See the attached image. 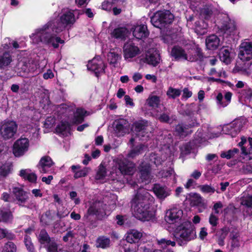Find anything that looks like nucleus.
<instances>
[{"instance_id":"22","label":"nucleus","mask_w":252,"mask_h":252,"mask_svg":"<svg viewBox=\"0 0 252 252\" xmlns=\"http://www.w3.org/2000/svg\"><path fill=\"white\" fill-rule=\"evenodd\" d=\"M197 20L194 23L195 32L199 35H203L207 32L208 23L207 21L209 17H196Z\"/></svg>"},{"instance_id":"60","label":"nucleus","mask_w":252,"mask_h":252,"mask_svg":"<svg viewBox=\"0 0 252 252\" xmlns=\"http://www.w3.org/2000/svg\"><path fill=\"white\" fill-rule=\"evenodd\" d=\"M68 128V125L66 122H61L59 124L56 128V131L61 134H63L64 132H65Z\"/></svg>"},{"instance_id":"52","label":"nucleus","mask_w":252,"mask_h":252,"mask_svg":"<svg viewBox=\"0 0 252 252\" xmlns=\"http://www.w3.org/2000/svg\"><path fill=\"white\" fill-rule=\"evenodd\" d=\"M158 176L162 178H167L173 176L174 179H175V173L173 168H170L168 169L161 170L158 173Z\"/></svg>"},{"instance_id":"4","label":"nucleus","mask_w":252,"mask_h":252,"mask_svg":"<svg viewBox=\"0 0 252 252\" xmlns=\"http://www.w3.org/2000/svg\"><path fill=\"white\" fill-rule=\"evenodd\" d=\"M107 205L103 202L96 201L91 204L87 213L85 215L84 219L88 221L91 220L90 216H95L99 220L105 219L107 216Z\"/></svg>"},{"instance_id":"37","label":"nucleus","mask_w":252,"mask_h":252,"mask_svg":"<svg viewBox=\"0 0 252 252\" xmlns=\"http://www.w3.org/2000/svg\"><path fill=\"white\" fill-rule=\"evenodd\" d=\"M13 216L9 210H1L0 212V222L4 223H11L12 222Z\"/></svg>"},{"instance_id":"59","label":"nucleus","mask_w":252,"mask_h":252,"mask_svg":"<svg viewBox=\"0 0 252 252\" xmlns=\"http://www.w3.org/2000/svg\"><path fill=\"white\" fill-rule=\"evenodd\" d=\"M200 190L205 193H214L216 190L214 188L212 187L211 185H200L199 187Z\"/></svg>"},{"instance_id":"49","label":"nucleus","mask_w":252,"mask_h":252,"mask_svg":"<svg viewBox=\"0 0 252 252\" xmlns=\"http://www.w3.org/2000/svg\"><path fill=\"white\" fill-rule=\"evenodd\" d=\"M38 239L39 242L42 244H48L51 241L49 235L45 229L41 230L38 237Z\"/></svg>"},{"instance_id":"15","label":"nucleus","mask_w":252,"mask_h":252,"mask_svg":"<svg viewBox=\"0 0 252 252\" xmlns=\"http://www.w3.org/2000/svg\"><path fill=\"white\" fill-rule=\"evenodd\" d=\"M239 59L243 61H249L252 58V42H243L239 47Z\"/></svg>"},{"instance_id":"23","label":"nucleus","mask_w":252,"mask_h":252,"mask_svg":"<svg viewBox=\"0 0 252 252\" xmlns=\"http://www.w3.org/2000/svg\"><path fill=\"white\" fill-rule=\"evenodd\" d=\"M124 53L125 59L132 58L140 53V49L132 42H128L124 45Z\"/></svg>"},{"instance_id":"55","label":"nucleus","mask_w":252,"mask_h":252,"mask_svg":"<svg viewBox=\"0 0 252 252\" xmlns=\"http://www.w3.org/2000/svg\"><path fill=\"white\" fill-rule=\"evenodd\" d=\"M238 152L239 150L238 149L234 148L232 150H229L226 152H222L220 154V157L229 159L233 158Z\"/></svg>"},{"instance_id":"38","label":"nucleus","mask_w":252,"mask_h":252,"mask_svg":"<svg viewBox=\"0 0 252 252\" xmlns=\"http://www.w3.org/2000/svg\"><path fill=\"white\" fill-rule=\"evenodd\" d=\"M147 147L143 144H140L132 148L127 154V157L128 158H134L139 155L142 154L144 150L147 149Z\"/></svg>"},{"instance_id":"32","label":"nucleus","mask_w":252,"mask_h":252,"mask_svg":"<svg viewBox=\"0 0 252 252\" xmlns=\"http://www.w3.org/2000/svg\"><path fill=\"white\" fill-rule=\"evenodd\" d=\"M220 40L219 38L215 34H212L206 39V45L209 50L216 49L219 46Z\"/></svg>"},{"instance_id":"3","label":"nucleus","mask_w":252,"mask_h":252,"mask_svg":"<svg viewBox=\"0 0 252 252\" xmlns=\"http://www.w3.org/2000/svg\"><path fill=\"white\" fill-rule=\"evenodd\" d=\"M173 236L178 244L183 246L194 239L196 237V233L191 222L186 221L176 228L173 232Z\"/></svg>"},{"instance_id":"13","label":"nucleus","mask_w":252,"mask_h":252,"mask_svg":"<svg viewBox=\"0 0 252 252\" xmlns=\"http://www.w3.org/2000/svg\"><path fill=\"white\" fill-rule=\"evenodd\" d=\"M243 127V123L241 120L233 121L229 124L224 125L222 128L223 133L235 137L240 132Z\"/></svg>"},{"instance_id":"30","label":"nucleus","mask_w":252,"mask_h":252,"mask_svg":"<svg viewBox=\"0 0 252 252\" xmlns=\"http://www.w3.org/2000/svg\"><path fill=\"white\" fill-rule=\"evenodd\" d=\"M159 54L156 51H154L153 52L149 51L147 53L145 57V62L149 64L156 66L159 63Z\"/></svg>"},{"instance_id":"44","label":"nucleus","mask_w":252,"mask_h":252,"mask_svg":"<svg viewBox=\"0 0 252 252\" xmlns=\"http://www.w3.org/2000/svg\"><path fill=\"white\" fill-rule=\"evenodd\" d=\"M191 203L193 206L205 207L203 199L200 194L196 193L191 195Z\"/></svg>"},{"instance_id":"62","label":"nucleus","mask_w":252,"mask_h":252,"mask_svg":"<svg viewBox=\"0 0 252 252\" xmlns=\"http://www.w3.org/2000/svg\"><path fill=\"white\" fill-rule=\"evenodd\" d=\"M156 117L161 122L168 123L170 120L169 115L167 112L163 113L159 115H156Z\"/></svg>"},{"instance_id":"8","label":"nucleus","mask_w":252,"mask_h":252,"mask_svg":"<svg viewBox=\"0 0 252 252\" xmlns=\"http://www.w3.org/2000/svg\"><path fill=\"white\" fill-rule=\"evenodd\" d=\"M219 29L221 32L226 36H230L235 39L238 36L239 32L237 29L235 22L229 18V17H224V19L219 26Z\"/></svg>"},{"instance_id":"51","label":"nucleus","mask_w":252,"mask_h":252,"mask_svg":"<svg viewBox=\"0 0 252 252\" xmlns=\"http://www.w3.org/2000/svg\"><path fill=\"white\" fill-rule=\"evenodd\" d=\"M12 165L9 163H6L0 165V178L4 177L8 175L11 172Z\"/></svg>"},{"instance_id":"45","label":"nucleus","mask_w":252,"mask_h":252,"mask_svg":"<svg viewBox=\"0 0 252 252\" xmlns=\"http://www.w3.org/2000/svg\"><path fill=\"white\" fill-rule=\"evenodd\" d=\"M242 204L246 207V212L250 216H252V196H249L242 201Z\"/></svg>"},{"instance_id":"5","label":"nucleus","mask_w":252,"mask_h":252,"mask_svg":"<svg viewBox=\"0 0 252 252\" xmlns=\"http://www.w3.org/2000/svg\"><path fill=\"white\" fill-rule=\"evenodd\" d=\"M13 194L16 203L20 206L31 210H36L37 208L36 202L33 199L30 200L28 193L22 189L15 188L13 189Z\"/></svg>"},{"instance_id":"40","label":"nucleus","mask_w":252,"mask_h":252,"mask_svg":"<svg viewBox=\"0 0 252 252\" xmlns=\"http://www.w3.org/2000/svg\"><path fill=\"white\" fill-rule=\"evenodd\" d=\"M54 217L55 214L52 213L51 211H47L45 214L41 215L40 221L43 225H49L54 220Z\"/></svg>"},{"instance_id":"54","label":"nucleus","mask_w":252,"mask_h":252,"mask_svg":"<svg viewBox=\"0 0 252 252\" xmlns=\"http://www.w3.org/2000/svg\"><path fill=\"white\" fill-rule=\"evenodd\" d=\"M181 91L178 89H174L171 87H169L166 92V94L169 98L175 99L181 94Z\"/></svg>"},{"instance_id":"31","label":"nucleus","mask_w":252,"mask_h":252,"mask_svg":"<svg viewBox=\"0 0 252 252\" xmlns=\"http://www.w3.org/2000/svg\"><path fill=\"white\" fill-rule=\"evenodd\" d=\"M12 62L10 54L6 51L0 49V69L8 66Z\"/></svg>"},{"instance_id":"21","label":"nucleus","mask_w":252,"mask_h":252,"mask_svg":"<svg viewBox=\"0 0 252 252\" xmlns=\"http://www.w3.org/2000/svg\"><path fill=\"white\" fill-rule=\"evenodd\" d=\"M138 169L142 182L146 183L150 182L152 177L151 175V168L150 164L144 162H142Z\"/></svg>"},{"instance_id":"36","label":"nucleus","mask_w":252,"mask_h":252,"mask_svg":"<svg viewBox=\"0 0 252 252\" xmlns=\"http://www.w3.org/2000/svg\"><path fill=\"white\" fill-rule=\"evenodd\" d=\"M19 175L21 177L31 183H35L36 182L37 176L35 173L31 172L29 169L21 170Z\"/></svg>"},{"instance_id":"58","label":"nucleus","mask_w":252,"mask_h":252,"mask_svg":"<svg viewBox=\"0 0 252 252\" xmlns=\"http://www.w3.org/2000/svg\"><path fill=\"white\" fill-rule=\"evenodd\" d=\"M106 175V168L103 166L102 164H100L99 166L98 170L97 172L95 179L96 180H101L103 179Z\"/></svg>"},{"instance_id":"42","label":"nucleus","mask_w":252,"mask_h":252,"mask_svg":"<svg viewBox=\"0 0 252 252\" xmlns=\"http://www.w3.org/2000/svg\"><path fill=\"white\" fill-rule=\"evenodd\" d=\"M87 112L83 109H77L74 114V122L75 123L80 124L83 121Z\"/></svg>"},{"instance_id":"2","label":"nucleus","mask_w":252,"mask_h":252,"mask_svg":"<svg viewBox=\"0 0 252 252\" xmlns=\"http://www.w3.org/2000/svg\"><path fill=\"white\" fill-rule=\"evenodd\" d=\"M154 198L144 188L138 189L132 200L131 209L133 216L139 220L148 221L153 217V212L149 210L150 205Z\"/></svg>"},{"instance_id":"53","label":"nucleus","mask_w":252,"mask_h":252,"mask_svg":"<svg viewBox=\"0 0 252 252\" xmlns=\"http://www.w3.org/2000/svg\"><path fill=\"white\" fill-rule=\"evenodd\" d=\"M158 244L160 248L164 250L170 245L174 247L176 245V243L175 241H172L170 240L162 238L158 240Z\"/></svg>"},{"instance_id":"26","label":"nucleus","mask_w":252,"mask_h":252,"mask_svg":"<svg viewBox=\"0 0 252 252\" xmlns=\"http://www.w3.org/2000/svg\"><path fill=\"white\" fill-rule=\"evenodd\" d=\"M143 234L136 229L129 230L125 235L126 241L129 243H138L142 238Z\"/></svg>"},{"instance_id":"18","label":"nucleus","mask_w":252,"mask_h":252,"mask_svg":"<svg viewBox=\"0 0 252 252\" xmlns=\"http://www.w3.org/2000/svg\"><path fill=\"white\" fill-rule=\"evenodd\" d=\"M198 123L195 119L192 120L188 124H179L176 126L175 131L181 136H186L192 132L190 128L197 126Z\"/></svg>"},{"instance_id":"61","label":"nucleus","mask_w":252,"mask_h":252,"mask_svg":"<svg viewBox=\"0 0 252 252\" xmlns=\"http://www.w3.org/2000/svg\"><path fill=\"white\" fill-rule=\"evenodd\" d=\"M102 9L107 11H111L113 7V0H107L102 2Z\"/></svg>"},{"instance_id":"11","label":"nucleus","mask_w":252,"mask_h":252,"mask_svg":"<svg viewBox=\"0 0 252 252\" xmlns=\"http://www.w3.org/2000/svg\"><path fill=\"white\" fill-rule=\"evenodd\" d=\"M29 147V139L21 137L14 142L13 146V153L15 157H21L28 151Z\"/></svg>"},{"instance_id":"19","label":"nucleus","mask_w":252,"mask_h":252,"mask_svg":"<svg viewBox=\"0 0 252 252\" xmlns=\"http://www.w3.org/2000/svg\"><path fill=\"white\" fill-rule=\"evenodd\" d=\"M153 190L157 197L160 200H164L171 193V189L165 185L159 184L154 185Z\"/></svg>"},{"instance_id":"1","label":"nucleus","mask_w":252,"mask_h":252,"mask_svg":"<svg viewBox=\"0 0 252 252\" xmlns=\"http://www.w3.org/2000/svg\"><path fill=\"white\" fill-rule=\"evenodd\" d=\"M75 21V17H60L59 19L49 21L41 28L36 29L35 32L30 35V38L34 43L42 42L54 48H58L59 44H64V41L57 34L65 28L71 27Z\"/></svg>"},{"instance_id":"43","label":"nucleus","mask_w":252,"mask_h":252,"mask_svg":"<svg viewBox=\"0 0 252 252\" xmlns=\"http://www.w3.org/2000/svg\"><path fill=\"white\" fill-rule=\"evenodd\" d=\"M110 244L109 238L104 236L99 237L96 241V246L97 248L105 249L109 247Z\"/></svg>"},{"instance_id":"39","label":"nucleus","mask_w":252,"mask_h":252,"mask_svg":"<svg viewBox=\"0 0 252 252\" xmlns=\"http://www.w3.org/2000/svg\"><path fill=\"white\" fill-rule=\"evenodd\" d=\"M128 30L124 27L118 28L114 30L111 34L116 38L124 39L126 36Z\"/></svg>"},{"instance_id":"34","label":"nucleus","mask_w":252,"mask_h":252,"mask_svg":"<svg viewBox=\"0 0 252 252\" xmlns=\"http://www.w3.org/2000/svg\"><path fill=\"white\" fill-rule=\"evenodd\" d=\"M171 55L176 60H184L187 59L185 50L180 46H175L172 49Z\"/></svg>"},{"instance_id":"57","label":"nucleus","mask_w":252,"mask_h":252,"mask_svg":"<svg viewBox=\"0 0 252 252\" xmlns=\"http://www.w3.org/2000/svg\"><path fill=\"white\" fill-rule=\"evenodd\" d=\"M24 242L25 246L29 252H34V248L32 243V242L31 237L26 235L24 237Z\"/></svg>"},{"instance_id":"20","label":"nucleus","mask_w":252,"mask_h":252,"mask_svg":"<svg viewBox=\"0 0 252 252\" xmlns=\"http://www.w3.org/2000/svg\"><path fill=\"white\" fill-rule=\"evenodd\" d=\"M130 124L125 119H119L115 121L114 130L117 136H123L125 134L128 133Z\"/></svg>"},{"instance_id":"48","label":"nucleus","mask_w":252,"mask_h":252,"mask_svg":"<svg viewBox=\"0 0 252 252\" xmlns=\"http://www.w3.org/2000/svg\"><path fill=\"white\" fill-rule=\"evenodd\" d=\"M239 97L241 99L248 100L252 99V90L250 88H246L238 92Z\"/></svg>"},{"instance_id":"47","label":"nucleus","mask_w":252,"mask_h":252,"mask_svg":"<svg viewBox=\"0 0 252 252\" xmlns=\"http://www.w3.org/2000/svg\"><path fill=\"white\" fill-rule=\"evenodd\" d=\"M4 238L12 240L15 238V235L8 229L0 227V240Z\"/></svg>"},{"instance_id":"24","label":"nucleus","mask_w":252,"mask_h":252,"mask_svg":"<svg viewBox=\"0 0 252 252\" xmlns=\"http://www.w3.org/2000/svg\"><path fill=\"white\" fill-rule=\"evenodd\" d=\"M168 17H151V22L152 25L158 28L161 29L168 24H170L173 20L174 17L172 18L168 19Z\"/></svg>"},{"instance_id":"56","label":"nucleus","mask_w":252,"mask_h":252,"mask_svg":"<svg viewBox=\"0 0 252 252\" xmlns=\"http://www.w3.org/2000/svg\"><path fill=\"white\" fill-rule=\"evenodd\" d=\"M17 247L14 243L8 241L6 243L3 248L2 252H16Z\"/></svg>"},{"instance_id":"28","label":"nucleus","mask_w":252,"mask_h":252,"mask_svg":"<svg viewBox=\"0 0 252 252\" xmlns=\"http://www.w3.org/2000/svg\"><path fill=\"white\" fill-rule=\"evenodd\" d=\"M121 59V50L118 49L111 50L107 54V61L114 67H116Z\"/></svg>"},{"instance_id":"9","label":"nucleus","mask_w":252,"mask_h":252,"mask_svg":"<svg viewBox=\"0 0 252 252\" xmlns=\"http://www.w3.org/2000/svg\"><path fill=\"white\" fill-rule=\"evenodd\" d=\"M189 8L196 15L199 14V16H211L215 9L211 4L201 5V2L200 1H191Z\"/></svg>"},{"instance_id":"12","label":"nucleus","mask_w":252,"mask_h":252,"mask_svg":"<svg viewBox=\"0 0 252 252\" xmlns=\"http://www.w3.org/2000/svg\"><path fill=\"white\" fill-rule=\"evenodd\" d=\"M183 215L182 210L173 208L166 211L164 219L165 221L169 224H175L181 220Z\"/></svg>"},{"instance_id":"7","label":"nucleus","mask_w":252,"mask_h":252,"mask_svg":"<svg viewBox=\"0 0 252 252\" xmlns=\"http://www.w3.org/2000/svg\"><path fill=\"white\" fill-rule=\"evenodd\" d=\"M134 132L142 140H146L152 135V128L146 121L135 122L133 124Z\"/></svg>"},{"instance_id":"41","label":"nucleus","mask_w":252,"mask_h":252,"mask_svg":"<svg viewBox=\"0 0 252 252\" xmlns=\"http://www.w3.org/2000/svg\"><path fill=\"white\" fill-rule=\"evenodd\" d=\"M241 245L240 237L239 234L235 233L231 235L230 251L238 249Z\"/></svg>"},{"instance_id":"46","label":"nucleus","mask_w":252,"mask_h":252,"mask_svg":"<svg viewBox=\"0 0 252 252\" xmlns=\"http://www.w3.org/2000/svg\"><path fill=\"white\" fill-rule=\"evenodd\" d=\"M220 60L228 64L230 63L231 59L230 56V52L227 49H222L220 53Z\"/></svg>"},{"instance_id":"35","label":"nucleus","mask_w":252,"mask_h":252,"mask_svg":"<svg viewBox=\"0 0 252 252\" xmlns=\"http://www.w3.org/2000/svg\"><path fill=\"white\" fill-rule=\"evenodd\" d=\"M202 57L203 55L200 49H192L188 54H187V59H185V60L191 62H196L198 60H200Z\"/></svg>"},{"instance_id":"14","label":"nucleus","mask_w":252,"mask_h":252,"mask_svg":"<svg viewBox=\"0 0 252 252\" xmlns=\"http://www.w3.org/2000/svg\"><path fill=\"white\" fill-rule=\"evenodd\" d=\"M106 65L99 56H97L90 61L87 64L88 70L94 72L96 76L98 74L104 71Z\"/></svg>"},{"instance_id":"29","label":"nucleus","mask_w":252,"mask_h":252,"mask_svg":"<svg viewBox=\"0 0 252 252\" xmlns=\"http://www.w3.org/2000/svg\"><path fill=\"white\" fill-rule=\"evenodd\" d=\"M133 35L135 37L139 39L147 37L149 35L147 26L144 25L135 26L133 31Z\"/></svg>"},{"instance_id":"27","label":"nucleus","mask_w":252,"mask_h":252,"mask_svg":"<svg viewBox=\"0 0 252 252\" xmlns=\"http://www.w3.org/2000/svg\"><path fill=\"white\" fill-rule=\"evenodd\" d=\"M232 93L227 92L224 96L221 93H219L216 96V102L219 108H223L228 105L231 101Z\"/></svg>"},{"instance_id":"6","label":"nucleus","mask_w":252,"mask_h":252,"mask_svg":"<svg viewBox=\"0 0 252 252\" xmlns=\"http://www.w3.org/2000/svg\"><path fill=\"white\" fill-rule=\"evenodd\" d=\"M18 126L15 122L4 120L0 124V135L4 140L12 138L16 133Z\"/></svg>"},{"instance_id":"63","label":"nucleus","mask_w":252,"mask_h":252,"mask_svg":"<svg viewBox=\"0 0 252 252\" xmlns=\"http://www.w3.org/2000/svg\"><path fill=\"white\" fill-rule=\"evenodd\" d=\"M196 105L194 103L189 105L185 111L186 115L187 116L193 115L194 112L196 111Z\"/></svg>"},{"instance_id":"33","label":"nucleus","mask_w":252,"mask_h":252,"mask_svg":"<svg viewBox=\"0 0 252 252\" xmlns=\"http://www.w3.org/2000/svg\"><path fill=\"white\" fill-rule=\"evenodd\" d=\"M71 169L73 173H74V177L75 179L83 177H85L87 175L89 169L87 167H84L81 169V167L79 165H72Z\"/></svg>"},{"instance_id":"16","label":"nucleus","mask_w":252,"mask_h":252,"mask_svg":"<svg viewBox=\"0 0 252 252\" xmlns=\"http://www.w3.org/2000/svg\"><path fill=\"white\" fill-rule=\"evenodd\" d=\"M54 164L52 158L48 156H44L40 159L37 167L41 173H49L52 171V166Z\"/></svg>"},{"instance_id":"10","label":"nucleus","mask_w":252,"mask_h":252,"mask_svg":"<svg viewBox=\"0 0 252 252\" xmlns=\"http://www.w3.org/2000/svg\"><path fill=\"white\" fill-rule=\"evenodd\" d=\"M114 166L123 175H132L135 171V164L126 159H117L114 161Z\"/></svg>"},{"instance_id":"64","label":"nucleus","mask_w":252,"mask_h":252,"mask_svg":"<svg viewBox=\"0 0 252 252\" xmlns=\"http://www.w3.org/2000/svg\"><path fill=\"white\" fill-rule=\"evenodd\" d=\"M47 251L48 252H59L57 243L52 241L49 242L48 244Z\"/></svg>"},{"instance_id":"50","label":"nucleus","mask_w":252,"mask_h":252,"mask_svg":"<svg viewBox=\"0 0 252 252\" xmlns=\"http://www.w3.org/2000/svg\"><path fill=\"white\" fill-rule=\"evenodd\" d=\"M160 98L157 95H150L146 100L147 104L152 107H158L160 103Z\"/></svg>"},{"instance_id":"25","label":"nucleus","mask_w":252,"mask_h":252,"mask_svg":"<svg viewBox=\"0 0 252 252\" xmlns=\"http://www.w3.org/2000/svg\"><path fill=\"white\" fill-rule=\"evenodd\" d=\"M162 40L164 43L168 44L177 42L184 43V37L181 33H173L164 35L162 37Z\"/></svg>"},{"instance_id":"17","label":"nucleus","mask_w":252,"mask_h":252,"mask_svg":"<svg viewBox=\"0 0 252 252\" xmlns=\"http://www.w3.org/2000/svg\"><path fill=\"white\" fill-rule=\"evenodd\" d=\"M85 14L87 16H94L91 8L72 10L68 7L62 9L58 16H81Z\"/></svg>"}]
</instances>
